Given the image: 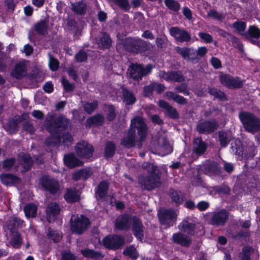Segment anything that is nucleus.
<instances>
[{
    "instance_id": "nucleus-52",
    "label": "nucleus",
    "mask_w": 260,
    "mask_h": 260,
    "mask_svg": "<svg viewBox=\"0 0 260 260\" xmlns=\"http://www.w3.org/2000/svg\"><path fill=\"white\" fill-rule=\"evenodd\" d=\"M108 183L107 181H102L99 185L98 193L101 198H103L107 193Z\"/></svg>"
},
{
    "instance_id": "nucleus-19",
    "label": "nucleus",
    "mask_w": 260,
    "mask_h": 260,
    "mask_svg": "<svg viewBox=\"0 0 260 260\" xmlns=\"http://www.w3.org/2000/svg\"><path fill=\"white\" fill-rule=\"evenodd\" d=\"M243 34L252 44L260 46V42L257 41L260 38V29L254 25L250 26L248 30Z\"/></svg>"
},
{
    "instance_id": "nucleus-42",
    "label": "nucleus",
    "mask_w": 260,
    "mask_h": 260,
    "mask_svg": "<svg viewBox=\"0 0 260 260\" xmlns=\"http://www.w3.org/2000/svg\"><path fill=\"white\" fill-rule=\"evenodd\" d=\"M115 151V145L114 143L111 141L107 142L105 148V155L106 157H112Z\"/></svg>"
},
{
    "instance_id": "nucleus-48",
    "label": "nucleus",
    "mask_w": 260,
    "mask_h": 260,
    "mask_svg": "<svg viewBox=\"0 0 260 260\" xmlns=\"http://www.w3.org/2000/svg\"><path fill=\"white\" fill-rule=\"evenodd\" d=\"M4 128L9 133H15L17 131V123L14 120L9 121L8 123L5 124Z\"/></svg>"
},
{
    "instance_id": "nucleus-20",
    "label": "nucleus",
    "mask_w": 260,
    "mask_h": 260,
    "mask_svg": "<svg viewBox=\"0 0 260 260\" xmlns=\"http://www.w3.org/2000/svg\"><path fill=\"white\" fill-rule=\"evenodd\" d=\"M158 154L161 156L169 154L172 152L173 148L165 137L159 138L156 147Z\"/></svg>"
},
{
    "instance_id": "nucleus-13",
    "label": "nucleus",
    "mask_w": 260,
    "mask_h": 260,
    "mask_svg": "<svg viewBox=\"0 0 260 260\" xmlns=\"http://www.w3.org/2000/svg\"><path fill=\"white\" fill-rule=\"evenodd\" d=\"M77 154L82 158H88L92 156L94 149L86 141L78 143L75 147Z\"/></svg>"
},
{
    "instance_id": "nucleus-4",
    "label": "nucleus",
    "mask_w": 260,
    "mask_h": 260,
    "mask_svg": "<svg viewBox=\"0 0 260 260\" xmlns=\"http://www.w3.org/2000/svg\"><path fill=\"white\" fill-rule=\"evenodd\" d=\"M239 117L245 129L252 134L260 131V119L254 114L248 112H242Z\"/></svg>"
},
{
    "instance_id": "nucleus-62",
    "label": "nucleus",
    "mask_w": 260,
    "mask_h": 260,
    "mask_svg": "<svg viewBox=\"0 0 260 260\" xmlns=\"http://www.w3.org/2000/svg\"><path fill=\"white\" fill-rule=\"evenodd\" d=\"M23 129L30 134H34L35 131V128H34L32 123L28 121H26L23 123Z\"/></svg>"
},
{
    "instance_id": "nucleus-55",
    "label": "nucleus",
    "mask_w": 260,
    "mask_h": 260,
    "mask_svg": "<svg viewBox=\"0 0 260 260\" xmlns=\"http://www.w3.org/2000/svg\"><path fill=\"white\" fill-rule=\"evenodd\" d=\"M23 223V220H21L19 218L17 217H13L12 219L9 221L8 228L10 230H12V228L11 227L12 225H14L15 227L16 226H21Z\"/></svg>"
},
{
    "instance_id": "nucleus-54",
    "label": "nucleus",
    "mask_w": 260,
    "mask_h": 260,
    "mask_svg": "<svg viewBox=\"0 0 260 260\" xmlns=\"http://www.w3.org/2000/svg\"><path fill=\"white\" fill-rule=\"evenodd\" d=\"M208 15L218 20H221L225 18V14L218 13L214 10H210L208 12Z\"/></svg>"
},
{
    "instance_id": "nucleus-25",
    "label": "nucleus",
    "mask_w": 260,
    "mask_h": 260,
    "mask_svg": "<svg viewBox=\"0 0 260 260\" xmlns=\"http://www.w3.org/2000/svg\"><path fill=\"white\" fill-rule=\"evenodd\" d=\"M207 146L206 143L201 138L195 139L193 143V152L198 155L203 154L206 150Z\"/></svg>"
},
{
    "instance_id": "nucleus-28",
    "label": "nucleus",
    "mask_w": 260,
    "mask_h": 260,
    "mask_svg": "<svg viewBox=\"0 0 260 260\" xmlns=\"http://www.w3.org/2000/svg\"><path fill=\"white\" fill-rule=\"evenodd\" d=\"M203 169L204 173L209 175L219 174L220 172L217 163L206 162L203 165Z\"/></svg>"
},
{
    "instance_id": "nucleus-31",
    "label": "nucleus",
    "mask_w": 260,
    "mask_h": 260,
    "mask_svg": "<svg viewBox=\"0 0 260 260\" xmlns=\"http://www.w3.org/2000/svg\"><path fill=\"white\" fill-rule=\"evenodd\" d=\"M104 121V116L100 114H98L88 118L86 121V126L90 127L93 124L101 125L103 124Z\"/></svg>"
},
{
    "instance_id": "nucleus-10",
    "label": "nucleus",
    "mask_w": 260,
    "mask_h": 260,
    "mask_svg": "<svg viewBox=\"0 0 260 260\" xmlns=\"http://www.w3.org/2000/svg\"><path fill=\"white\" fill-rule=\"evenodd\" d=\"M145 42L139 38H128L124 44L125 49L129 52L138 53L143 50Z\"/></svg>"
},
{
    "instance_id": "nucleus-2",
    "label": "nucleus",
    "mask_w": 260,
    "mask_h": 260,
    "mask_svg": "<svg viewBox=\"0 0 260 260\" xmlns=\"http://www.w3.org/2000/svg\"><path fill=\"white\" fill-rule=\"evenodd\" d=\"M142 168L149 173L147 176L139 177L138 183L143 189L151 190L159 187L161 184L160 172L158 167L152 164L144 162Z\"/></svg>"
},
{
    "instance_id": "nucleus-36",
    "label": "nucleus",
    "mask_w": 260,
    "mask_h": 260,
    "mask_svg": "<svg viewBox=\"0 0 260 260\" xmlns=\"http://www.w3.org/2000/svg\"><path fill=\"white\" fill-rule=\"evenodd\" d=\"M48 29V22L46 20H41L35 25V31L40 35H45L47 34Z\"/></svg>"
},
{
    "instance_id": "nucleus-40",
    "label": "nucleus",
    "mask_w": 260,
    "mask_h": 260,
    "mask_svg": "<svg viewBox=\"0 0 260 260\" xmlns=\"http://www.w3.org/2000/svg\"><path fill=\"white\" fill-rule=\"evenodd\" d=\"M170 196L172 201L177 205L181 204L183 201V194L180 191L171 189L170 191Z\"/></svg>"
},
{
    "instance_id": "nucleus-26",
    "label": "nucleus",
    "mask_w": 260,
    "mask_h": 260,
    "mask_svg": "<svg viewBox=\"0 0 260 260\" xmlns=\"http://www.w3.org/2000/svg\"><path fill=\"white\" fill-rule=\"evenodd\" d=\"M63 160L65 165L70 168H74L82 165V162L73 153L65 155Z\"/></svg>"
},
{
    "instance_id": "nucleus-21",
    "label": "nucleus",
    "mask_w": 260,
    "mask_h": 260,
    "mask_svg": "<svg viewBox=\"0 0 260 260\" xmlns=\"http://www.w3.org/2000/svg\"><path fill=\"white\" fill-rule=\"evenodd\" d=\"M61 211L59 206L54 202L49 203L46 209L47 220L51 222L53 221L60 213Z\"/></svg>"
},
{
    "instance_id": "nucleus-14",
    "label": "nucleus",
    "mask_w": 260,
    "mask_h": 260,
    "mask_svg": "<svg viewBox=\"0 0 260 260\" xmlns=\"http://www.w3.org/2000/svg\"><path fill=\"white\" fill-rule=\"evenodd\" d=\"M221 83L230 88H240L243 85V81L239 77H233L228 74H222L220 76Z\"/></svg>"
},
{
    "instance_id": "nucleus-8",
    "label": "nucleus",
    "mask_w": 260,
    "mask_h": 260,
    "mask_svg": "<svg viewBox=\"0 0 260 260\" xmlns=\"http://www.w3.org/2000/svg\"><path fill=\"white\" fill-rule=\"evenodd\" d=\"M103 244L107 248L116 250L124 244V239L120 235H110L103 239Z\"/></svg>"
},
{
    "instance_id": "nucleus-12",
    "label": "nucleus",
    "mask_w": 260,
    "mask_h": 260,
    "mask_svg": "<svg viewBox=\"0 0 260 260\" xmlns=\"http://www.w3.org/2000/svg\"><path fill=\"white\" fill-rule=\"evenodd\" d=\"M132 231L135 237L142 241L144 236V226L140 219L136 216L131 217Z\"/></svg>"
},
{
    "instance_id": "nucleus-53",
    "label": "nucleus",
    "mask_w": 260,
    "mask_h": 260,
    "mask_svg": "<svg viewBox=\"0 0 260 260\" xmlns=\"http://www.w3.org/2000/svg\"><path fill=\"white\" fill-rule=\"evenodd\" d=\"M61 260H76L77 257L70 250H63L61 253Z\"/></svg>"
},
{
    "instance_id": "nucleus-39",
    "label": "nucleus",
    "mask_w": 260,
    "mask_h": 260,
    "mask_svg": "<svg viewBox=\"0 0 260 260\" xmlns=\"http://www.w3.org/2000/svg\"><path fill=\"white\" fill-rule=\"evenodd\" d=\"M19 157L21 159L25 170H29L32 164V160L29 155L22 153L19 154Z\"/></svg>"
},
{
    "instance_id": "nucleus-23",
    "label": "nucleus",
    "mask_w": 260,
    "mask_h": 260,
    "mask_svg": "<svg viewBox=\"0 0 260 260\" xmlns=\"http://www.w3.org/2000/svg\"><path fill=\"white\" fill-rule=\"evenodd\" d=\"M159 106L165 110L166 114L172 119H178L179 114L177 110L167 102L160 100L158 102Z\"/></svg>"
},
{
    "instance_id": "nucleus-46",
    "label": "nucleus",
    "mask_w": 260,
    "mask_h": 260,
    "mask_svg": "<svg viewBox=\"0 0 260 260\" xmlns=\"http://www.w3.org/2000/svg\"><path fill=\"white\" fill-rule=\"evenodd\" d=\"M164 2L165 5L170 10L177 12L180 8V4L175 0H165Z\"/></svg>"
},
{
    "instance_id": "nucleus-9",
    "label": "nucleus",
    "mask_w": 260,
    "mask_h": 260,
    "mask_svg": "<svg viewBox=\"0 0 260 260\" xmlns=\"http://www.w3.org/2000/svg\"><path fill=\"white\" fill-rule=\"evenodd\" d=\"M41 186L51 194H59L60 186L58 181L49 176H43L40 179Z\"/></svg>"
},
{
    "instance_id": "nucleus-43",
    "label": "nucleus",
    "mask_w": 260,
    "mask_h": 260,
    "mask_svg": "<svg viewBox=\"0 0 260 260\" xmlns=\"http://www.w3.org/2000/svg\"><path fill=\"white\" fill-rule=\"evenodd\" d=\"M231 148L236 155L240 156L242 154L243 147L240 140H236L234 142H232L231 143Z\"/></svg>"
},
{
    "instance_id": "nucleus-50",
    "label": "nucleus",
    "mask_w": 260,
    "mask_h": 260,
    "mask_svg": "<svg viewBox=\"0 0 260 260\" xmlns=\"http://www.w3.org/2000/svg\"><path fill=\"white\" fill-rule=\"evenodd\" d=\"M123 96L124 101L127 105L133 104L136 101L133 94L127 90H123Z\"/></svg>"
},
{
    "instance_id": "nucleus-27",
    "label": "nucleus",
    "mask_w": 260,
    "mask_h": 260,
    "mask_svg": "<svg viewBox=\"0 0 260 260\" xmlns=\"http://www.w3.org/2000/svg\"><path fill=\"white\" fill-rule=\"evenodd\" d=\"M96 42L101 49H108L112 45V40L109 35L105 32L101 33Z\"/></svg>"
},
{
    "instance_id": "nucleus-5",
    "label": "nucleus",
    "mask_w": 260,
    "mask_h": 260,
    "mask_svg": "<svg viewBox=\"0 0 260 260\" xmlns=\"http://www.w3.org/2000/svg\"><path fill=\"white\" fill-rule=\"evenodd\" d=\"M90 224L89 219L83 215H73L71 219V230L76 234L85 232Z\"/></svg>"
},
{
    "instance_id": "nucleus-32",
    "label": "nucleus",
    "mask_w": 260,
    "mask_h": 260,
    "mask_svg": "<svg viewBox=\"0 0 260 260\" xmlns=\"http://www.w3.org/2000/svg\"><path fill=\"white\" fill-rule=\"evenodd\" d=\"M165 95L168 100H172L179 104L185 105L187 104L186 99L172 91H167L165 93Z\"/></svg>"
},
{
    "instance_id": "nucleus-24",
    "label": "nucleus",
    "mask_w": 260,
    "mask_h": 260,
    "mask_svg": "<svg viewBox=\"0 0 260 260\" xmlns=\"http://www.w3.org/2000/svg\"><path fill=\"white\" fill-rule=\"evenodd\" d=\"M131 223V217L128 215L124 214L117 218L115 226L119 230H126L130 228Z\"/></svg>"
},
{
    "instance_id": "nucleus-22",
    "label": "nucleus",
    "mask_w": 260,
    "mask_h": 260,
    "mask_svg": "<svg viewBox=\"0 0 260 260\" xmlns=\"http://www.w3.org/2000/svg\"><path fill=\"white\" fill-rule=\"evenodd\" d=\"M172 240L174 243L184 247H189L191 244V238L188 236L180 232L174 234Z\"/></svg>"
},
{
    "instance_id": "nucleus-44",
    "label": "nucleus",
    "mask_w": 260,
    "mask_h": 260,
    "mask_svg": "<svg viewBox=\"0 0 260 260\" xmlns=\"http://www.w3.org/2000/svg\"><path fill=\"white\" fill-rule=\"evenodd\" d=\"M123 254L133 259H136L138 256V253L136 248L133 245L126 247L123 251Z\"/></svg>"
},
{
    "instance_id": "nucleus-33",
    "label": "nucleus",
    "mask_w": 260,
    "mask_h": 260,
    "mask_svg": "<svg viewBox=\"0 0 260 260\" xmlns=\"http://www.w3.org/2000/svg\"><path fill=\"white\" fill-rule=\"evenodd\" d=\"M37 206L32 203L26 204L24 208L25 215L27 218H34L37 215Z\"/></svg>"
},
{
    "instance_id": "nucleus-30",
    "label": "nucleus",
    "mask_w": 260,
    "mask_h": 260,
    "mask_svg": "<svg viewBox=\"0 0 260 260\" xmlns=\"http://www.w3.org/2000/svg\"><path fill=\"white\" fill-rule=\"evenodd\" d=\"M64 199L70 203H74L79 200L78 192L76 189H67L66 194L64 195Z\"/></svg>"
},
{
    "instance_id": "nucleus-51",
    "label": "nucleus",
    "mask_w": 260,
    "mask_h": 260,
    "mask_svg": "<svg viewBox=\"0 0 260 260\" xmlns=\"http://www.w3.org/2000/svg\"><path fill=\"white\" fill-rule=\"evenodd\" d=\"M98 102H86L83 105L85 111L88 114H91L98 107Z\"/></svg>"
},
{
    "instance_id": "nucleus-58",
    "label": "nucleus",
    "mask_w": 260,
    "mask_h": 260,
    "mask_svg": "<svg viewBox=\"0 0 260 260\" xmlns=\"http://www.w3.org/2000/svg\"><path fill=\"white\" fill-rule=\"evenodd\" d=\"M171 81L182 82L184 80V77L180 72H171Z\"/></svg>"
},
{
    "instance_id": "nucleus-47",
    "label": "nucleus",
    "mask_w": 260,
    "mask_h": 260,
    "mask_svg": "<svg viewBox=\"0 0 260 260\" xmlns=\"http://www.w3.org/2000/svg\"><path fill=\"white\" fill-rule=\"evenodd\" d=\"M47 235L49 238L52 240L55 243L59 242L61 239V236L59 232L53 230L51 228L48 229Z\"/></svg>"
},
{
    "instance_id": "nucleus-57",
    "label": "nucleus",
    "mask_w": 260,
    "mask_h": 260,
    "mask_svg": "<svg viewBox=\"0 0 260 260\" xmlns=\"http://www.w3.org/2000/svg\"><path fill=\"white\" fill-rule=\"evenodd\" d=\"M61 82L66 91L71 92L74 90L75 88L74 84L70 83L65 78H62Z\"/></svg>"
},
{
    "instance_id": "nucleus-11",
    "label": "nucleus",
    "mask_w": 260,
    "mask_h": 260,
    "mask_svg": "<svg viewBox=\"0 0 260 260\" xmlns=\"http://www.w3.org/2000/svg\"><path fill=\"white\" fill-rule=\"evenodd\" d=\"M218 127V123L214 119L200 121L197 125L196 129L200 134H209L215 131Z\"/></svg>"
},
{
    "instance_id": "nucleus-6",
    "label": "nucleus",
    "mask_w": 260,
    "mask_h": 260,
    "mask_svg": "<svg viewBox=\"0 0 260 260\" xmlns=\"http://www.w3.org/2000/svg\"><path fill=\"white\" fill-rule=\"evenodd\" d=\"M152 69V67L150 64L144 68L140 64H132L128 69L127 74L129 78L139 82L143 76L149 74Z\"/></svg>"
},
{
    "instance_id": "nucleus-59",
    "label": "nucleus",
    "mask_w": 260,
    "mask_h": 260,
    "mask_svg": "<svg viewBox=\"0 0 260 260\" xmlns=\"http://www.w3.org/2000/svg\"><path fill=\"white\" fill-rule=\"evenodd\" d=\"M233 25L240 34L244 32L246 26V23L242 21H237L234 23Z\"/></svg>"
},
{
    "instance_id": "nucleus-18",
    "label": "nucleus",
    "mask_w": 260,
    "mask_h": 260,
    "mask_svg": "<svg viewBox=\"0 0 260 260\" xmlns=\"http://www.w3.org/2000/svg\"><path fill=\"white\" fill-rule=\"evenodd\" d=\"M26 61L24 60L20 61L15 65L11 72V76L17 79H20L26 75Z\"/></svg>"
},
{
    "instance_id": "nucleus-35",
    "label": "nucleus",
    "mask_w": 260,
    "mask_h": 260,
    "mask_svg": "<svg viewBox=\"0 0 260 260\" xmlns=\"http://www.w3.org/2000/svg\"><path fill=\"white\" fill-rule=\"evenodd\" d=\"M71 9L73 12L78 15L84 14L86 10V5L83 2L71 3Z\"/></svg>"
},
{
    "instance_id": "nucleus-63",
    "label": "nucleus",
    "mask_w": 260,
    "mask_h": 260,
    "mask_svg": "<svg viewBox=\"0 0 260 260\" xmlns=\"http://www.w3.org/2000/svg\"><path fill=\"white\" fill-rule=\"evenodd\" d=\"M176 92L182 93L185 95H189L190 92L188 91L187 85L182 84L181 85L175 87Z\"/></svg>"
},
{
    "instance_id": "nucleus-56",
    "label": "nucleus",
    "mask_w": 260,
    "mask_h": 260,
    "mask_svg": "<svg viewBox=\"0 0 260 260\" xmlns=\"http://www.w3.org/2000/svg\"><path fill=\"white\" fill-rule=\"evenodd\" d=\"M59 61L58 60L49 55V65L50 69L53 71H56L59 67Z\"/></svg>"
},
{
    "instance_id": "nucleus-49",
    "label": "nucleus",
    "mask_w": 260,
    "mask_h": 260,
    "mask_svg": "<svg viewBox=\"0 0 260 260\" xmlns=\"http://www.w3.org/2000/svg\"><path fill=\"white\" fill-rule=\"evenodd\" d=\"M208 92L215 98L221 99L226 100V95L224 92L215 88H211L208 90Z\"/></svg>"
},
{
    "instance_id": "nucleus-37",
    "label": "nucleus",
    "mask_w": 260,
    "mask_h": 260,
    "mask_svg": "<svg viewBox=\"0 0 260 260\" xmlns=\"http://www.w3.org/2000/svg\"><path fill=\"white\" fill-rule=\"evenodd\" d=\"M0 178L3 184L11 185L16 182L18 178L11 174H3L0 175Z\"/></svg>"
},
{
    "instance_id": "nucleus-61",
    "label": "nucleus",
    "mask_w": 260,
    "mask_h": 260,
    "mask_svg": "<svg viewBox=\"0 0 260 260\" xmlns=\"http://www.w3.org/2000/svg\"><path fill=\"white\" fill-rule=\"evenodd\" d=\"M87 54L83 50L79 51L75 56V59L77 62H83L87 59Z\"/></svg>"
},
{
    "instance_id": "nucleus-29",
    "label": "nucleus",
    "mask_w": 260,
    "mask_h": 260,
    "mask_svg": "<svg viewBox=\"0 0 260 260\" xmlns=\"http://www.w3.org/2000/svg\"><path fill=\"white\" fill-rule=\"evenodd\" d=\"M10 245L14 248H19L22 243V239L20 233L17 231L11 230Z\"/></svg>"
},
{
    "instance_id": "nucleus-34",
    "label": "nucleus",
    "mask_w": 260,
    "mask_h": 260,
    "mask_svg": "<svg viewBox=\"0 0 260 260\" xmlns=\"http://www.w3.org/2000/svg\"><path fill=\"white\" fill-rule=\"evenodd\" d=\"M81 253L85 257L93 259H100L104 257V255L101 252L89 249L82 250Z\"/></svg>"
},
{
    "instance_id": "nucleus-64",
    "label": "nucleus",
    "mask_w": 260,
    "mask_h": 260,
    "mask_svg": "<svg viewBox=\"0 0 260 260\" xmlns=\"http://www.w3.org/2000/svg\"><path fill=\"white\" fill-rule=\"evenodd\" d=\"M199 36L206 43H210L213 40L212 37L208 33L201 32L199 34Z\"/></svg>"
},
{
    "instance_id": "nucleus-3",
    "label": "nucleus",
    "mask_w": 260,
    "mask_h": 260,
    "mask_svg": "<svg viewBox=\"0 0 260 260\" xmlns=\"http://www.w3.org/2000/svg\"><path fill=\"white\" fill-rule=\"evenodd\" d=\"M138 129V133L141 141H144L147 136V127L142 118L136 117L131 121V126L126 135L121 140V144L126 147H133L135 144V129Z\"/></svg>"
},
{
    "instance_id": "nucleus-15",
    "label": "nucleus",
    "mask_w": 260,
    "mask_h": 260,
    "mask_svg": "<svg viewBox=\"0 0 260 260\" xmlns=\"http://www.w3.org/2000/svg\"><path fill=\"white\" fill-rule=\"evenodd\" d=\"M171 36L180 43L187 42L191 40V38L189 33L185 30L178 27H172L170 29Z\"/></svg>"
},
{
    "instance_id": "nucleus-16",
    "label": "nucleus",
    "mask_w": 260,
    "mask_h": 260,
    "mask_svg": "<svg viewBox=\"0 0 260 260\" xmlns=\"http://www.w3.org/2000/svg\"><path fill=\"white\" fill-rule=\"evenodd\" d=\"M177 51L184 59L192 63H197L200 60L196 50L193 48L178 47L177 49Z\"/></svg>"
},
{
    "instance_id": "nucleus-60",
    "label": "nucleus",
    "mask_w": 260,
    "mask_h": 260,
    "mask_svg": "<svg viewBox=\"0 0 260 260\" xmlns=\"http://www.w3.org/2000/svg\"><path fill=\"white\" fill-rule=\"evenodd\" d=\"M14 163L15 159L13 158L7 159L2 162V167L5 170H9Z\"/></svg>"
},
{
    "instance_id": "nucleus-7",
    "label": "nucleus",
    "mask_w": 260,
    "mask_h": 260,
    "mask_svg": "<svg viewBox=\"0 0 260 260\" xmlns=\"http://www.w3.org/2000/svg\"><path fill=\"white\" fill-rule=\"evenodd\" d=\"M178 214L175 210L161 209L158 212V216L160 223L167 228L172 226L175 223Z\"/></svg>"
},
{
    "instance_id": "nucleus-45",
    "label": "nucleus",
    "mask_w": 260,
    "mask_h": 260,
    "mask_svg": "<svg viewBox=\"0 0 260 260\" xmlns=\"http://www.w3.org/2000/svg\"><path fill=\"white\" fill-rule=\"evenodd\" d=\"M253 252V249L251 247H244L241 253V260H251V255Z\"/></svg>"
},
{
    "instance_id": "nucleus-1",
    "label": "nucleus",
    "mask_w": 260,
    "mask_h": 260,
    "mask_svg": "<svg viewBox=\"0 0 260 260\" xmlns=\"http://www.w3.org/2000/svg\"><path fill=\"white\" fill-rule=\"evenodd\" d=\"M70 125L69 119L63 116H59L55 119L52 114H48L45 120V126L50 133V137L46 140L48 147H53L60 142L61 138L59 129H66Z\"/></svg>"
},
{
    "instance_id": "nucleus-17",
    "label": "nucleus",
    "mask_w": 260,
    "mask_h": 260,
    "mask_svg": "<svg viewBox=\"0 0 260 260\" xmlns=\"http://www.w3.org/2000/svg\"><path fill=\"white\" fill-rule=\"evenodd\" d=\"M228 217L229 213L225 210L214 212L211 218V223L215 226H222L225 223Z\"/></svg>"
},
{
    "instance_id": "nucleus-41",
    "label": "nucleus",
    "mask_w": 260,
    "mask_h": 260,
    "mask_svg": "<svg viewBox=\"0 0 260 260\" xmlns=\"http://www.w3.org/2000/svg\"><path fill=\"white\" fill-rule=\"evenodd\" d=\"M219 141L222 147H225L231 140V137L227 133L223 131L218 132Z\"/></svg>"
},
{
    "instance_id": "nucleus-38",
    "label": "nucleus",
    "mask_w": 260,
    "mask_h": 260,
    "mask_svg": "<svg viewBox=\"0 0 260 260\" xmlns=\"http://www.w3.org/2000/svg\"><path fill=\"white\" fill-rule=\"evenodd\" d=\"M195 225L194 224L188 222L186 220H183L179 225V228L181 231L186 232L189 235H193Z\"/></svg>"
}]
</instances>
